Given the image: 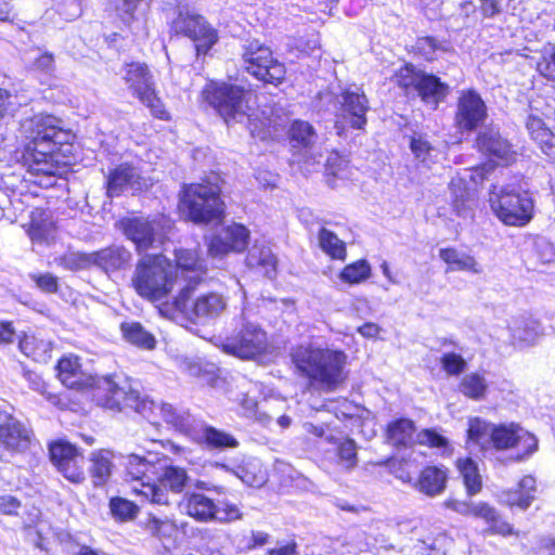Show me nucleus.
<instances>
[{
    "label": "nucleus",
    "mask_w": 555,
    "mask_h": 555,
    "mask_svg": "<svg viewBox=\"0 0 555 555\" xmlns=\"http://www.w3.org/2000/svg\"><path fill=\"white\" fill-rule=\"evenodd\" d=\"M61 124L55 116L46 114L35 115L21 124L23 163L29 173L50 178L65 172L68 162L60 159L59 154L64 135Z\"/></svg>",
    "instance_id": "nucleus-1"
},
{
    "label": "nucleus",
    "mask_w": 555,
    "mask_h": 555,
    "mask_svg": "<svg viewBox=\"0 0 555 555\" xmlns=\"http://www.w3.org/2000/svg\"><path fill=\"white\" fill-rule=\"evenodd\" d=\"M203 96L218 111L225 122H243L246 119L251 135L260 140L275 134L286 126V122L272 109H270V115L262 111V116L259 117L250 106V103L254 102V94L243 87L211 81L203 90Z\"/></svg>",
    "instance_id": "nucleus-2"
},
{
    "label": "nucleus",
    "mask_w": 555,
    "mask_h": 555,
    "mask_svg": "<svg viewBox=\"0 0 555 555\" xmlns=\"http://www.w3.org/2000/svg\"><path fill=\"white\" fill-rule=\"evenodd\" d=\"M292 359L298 371L323 389L334 390L346 379V356L341 351L299 346L292 353Z\"/></svg>",
    "instance_id": "nucleus-3"
},
{
    "label": "nucleus",
    "mask_w": 555,
    "mask_h": 555,
    "mask_svg": "<svg viewBox=\"0 0 555 555\" xmlns=\"http://www.w3.org/2000/svg\"><path fill=\"white\" fill-rule=\"evenodd\" d=\"M181 209L194 222H208L218 219L223 211L219 177L215 176L206 183L186 185L181 198Z\"/></svg>",
    "instance_id": "nucleus-4"
},
{
    "label": "nucleus",
    "mask_w": 555,
    "mask_h": 555,
    "mask_svg": "<svg viewBox=\"0 0 555 555\" xmlns=\"http://www.w3.org/2000/svg\"><path fill=\"white\" fill-rule=\"evenodd\" d=\"M242 57L247 73L258 80L275 86L284 80L285 65L274 59L271 49L259 40L248 41Z\"/></svg>",
    "instance_id": "nucleus-5"
},
{
    "label": "nucleus",
    "mask_w": 555,
    "mask_h": 555,
    "mask_svg": "<svg viewBox=\"0 0 555 555\" xmlns=\"http://www.w3.org/2000/svg\"><path fill=\"white\" fill-rule=\"evenodd\" d=\"M495 216L506 225L524 227L533 217V201L527 193L501 190L490 197Z\"/></svg>",
    "instance_id": "nucleus-6"
},
{
    "label": "nucleus",
    "mask_w": 555,
    "mask_h": 555,
    "mask_svg": "<svg viewBox=\"0 0 555 555\" xmlns=\"http://www.w3.org/2000/svg\"><path fill=\"white\" fill-rule=\"evenodd\" d=\"M186 470L178 466H166L156 482H142L133 492L142 495L152 504L170 505L176 495L181 493L188 483Z\"/></svg>",
    "instance_id": "nucleus-7"
},
{
    "label": "nucleus",
    "mask_w": 555,
    "mask_h": 555,
    "mask_svg": "<svg viewBox=\"0 0 555 555\" xmlns=\"http://www.w3.org/2000/svg\"><path fill=\"white\" fill-rule=\"evenodd\" d=\"M126 85L151 113L159 119H169V114L165 109L160 99L156 95L153 77L143 63L127 64L122 76Z\"/></svg>",
    "instance_id": "nucleus-8"
},
{
    "label": "nucleus",
    "mask_w": 555,
    "mask_h": 555,
    "mask_svg": "<svg viewBox=\"0 0 555 555\" xmlns=\"http://www.w3.org/2000/svg\"><path fill=\"white\" fill-rule=\"evenodd\" d=\"M131 254L121 246H111L94 253L69 251L61 263L68 270H86L99 267L105 273L119 269L129 262Z\"/></svg>",
    "instance_id": "nucleus-9"
},
{
    "label": "nucleus",
    "mask_w": 555,
    "mask_h": 555,
    "mask_svg": "<svg viewBox=\"0 0 555 555\" xmlns=\"http://www.w3.org/2000/svg\"><path fill=\"white\" fill-rule=\"evenodd\" d=\"M223 352L243 360H254L267 352V333L257 324L245 323L241 331L216 344Z\"/></svg>",
    "instance_id": "nucleus-10"
},
{
    "label": "nucleus",
    "mask_w": 555,
    "mask_h": 555,
    "mask_svg": "<svg viewBox=\"0 0 555 555\" xmlns=\"http://www.w3.org/2000/svg\"><path fill=\"white\" fill-rule=\"evenodd\" d=\"M339 108L337 112L336 128L338 134L346 127L362 129L366 125V113L369 111V101L361 88L350 86L345 89L338 100Z\"/></svg>",
    "instance_id": "nucleus-11"
},
{
    "label": "nucleus",
    "mask_w": 555,
    "mask_h": 555,
    "mask_svg": "<svg viewBox=\"0 0 555 555\" xmlns=\"http://www.w3.org/2000/svg\"><path fill=\"white\" fill-rule=\"evenodd\" d=\"M152 0H111L117 21L137 38L149 35V14Z\"/></svg>",
    "instance_id": "nucleus-12"
},
{
    "label": "nucleus",
    "mask_w": 555,
    "mask_h": 555,
    "mask_svg": "<svg viewBox=\"0 0 555 555\" xmlns=\"http://www.w3.org/2000/svg\"><path fill=\"white\" fill-rule=\"evenodd\" d=\"M130 409L140 413L151 423H156L159 415L166 423L182 433H189L193 427L194 420L189 412L177 411V409L168 403H157L154 400L141 398L138 392L135 403Z\"/></svg>",
    "instance_id": "nucleus-13"
},
{
    "label": "nucleus",
    "mask_w": 555,
    "mask_h": 555,
    "mask_svg": "<svg viewBox=\"0 0 555 555\" xmlns=\"http://www.w3.org/2000/svg\"><path fill=\"white\" fill-rule=\"evenodd\" d=\"M488 112L485 101L475 90L460 92L454 124L461 131H474L487 119Z\"/></svg>",
    "instance_id": "nucleus-14"
},
{
    "label": "nucleus",
    "mask_w": 555,
    "mask_h": 555,
    "mask_svg": "<svg viewBox=\"0 0 555 555\" xmlns=\"http://www.w3.org/2000/svg\"><path fill=\"white\" fill-rule=\"evenodd\" d=\"M50 456L57 470L73 483L86 479L85 456L77 448L65 441H55L50 446Z\"/></svg>",
    "instance_id": "nucleus-15"
},
{
    "label": "nucleus",
    "mask_w": 555,
    "mask_h": 555,
    "mask_svg": "<svg viewBox=\"0 0 555 555\" xmlns=\"http://www.w3.org/2000/svg\"><path fill=\"white\" fill-rule=\"evenodd\" d=\"M163 222L167 221L164 218L149 220L135 217L124 219L120 224L125 235L133 242L138 253H141L162 241L163 234L159 230L163 228Z\"/></svg>",
    "instance_id": "nucleus-16"
},
{
    "label": "nucleus",
    "mask_w": 555,
    "mask_h": 555,
    "mask_svg": "<svg viewBox=\"0 0 555 555\" xmlns=\"http://www.w3.org/2000/svg\"><path fill=\"white\" fill-rule=\"evenodd\" d=\"M248 238V229L242 224L233 223L222 227L212 235L208 244V250L212 256L241 253L247 246Z\"/></svg>",
    "instance_id": "nucleus-17"
},
{
    "label": "nucleus",
    "mask_w": 555,
    "mask_h": 555,
    "mask_svg": "<svg viewBox=\"0 0 555 555\" xmlns=\"http://www.w3.org/2000/svg\"><path fill=\"white\" fill-rule=\"evenodd\" d=\"M150 185L149 179L142 177L138 168L121 164L114 168L107 176V194L111 197L119 196L126 190L142 191Z\"/></svg>",
    "instance_id": "nucleus-18"
},
{
    "label": "nucleus",
    "mask_w": 555,
    "mask_h": 555,
    "mask_svg": "<svg viewBox=\"0 0 555 555\" xmlns=\"http://www.w3.org/2000/svg\"><path fill=\"white\" fill-rule=\"evenodd\" d=\"M31 431L10 412L0 410V442L10 450L25 451L31 443Z\"/></svg>",
    "instance_id": "nucleus-19"
},
{
    "label": "nucleus",
    "mask_w": 555,
    "mask_h": 555,
    "mask_svg": "<svg viewBox=\"0 0 555 555\" xmlns=\"http://www.w3.org/2000/svg\"><path fill=\"white\" fill-rule=\"evenodd\" d=\"M491 443L496 449H508L521 446L525 449L526 455L533 453L538 448L537 438L514 424L509 426H495L492 433Z\"/></svg>",
    "instance_id": "nucleus-20"
},
{
    "label": "nucleus",
    "mask_w": 555,
    "mask_h": 555,
    "mask_svg": "<svg viewBox=\"0 0 555 555\" xmlns=\"http://www.w3.org/2000/svg\"><path fill=\"white\" fill-rule=\"evenodd\" d=\"M477 147L481 153L489 155L492 162L498 164L507 165L516 158V153L511 144L492 129L478 134Z\"/></svg>",
    "instance_id": "nucleus-21"
},
{
    "label": "nucleus",
    "mask_w": 555,
    "mask_h": 555,
    "mask_svg": "<svg viewBox=\"0 0 555 555\" xmlns=\"http://www.w3.org/2000/svg\"><path fill=\"white\" fill-rule=\"evenodd\" d=\"M98 388L102 389L105 395L100 398L101 404L111 410H122L130 408L135 403L137 391H127L119 387L111 377H103L98 382Z\"/></svg>",
    "instance_id": "nucleus-22"
},
{
    "label": "nucleus",
    "mask_w": 555,
    "mask_h": 555,
    "mask_svg": "<svg viewBox=\"0 0 555 555\" xmlns=\"http://www.w3.org/2000/svg\"><path fill=\"white\" fill-rule=\"evenodd\" d=\"M57 376L68 388H83L93 385V378L82 370L79 358L74 354L63 357L57 363Z\"/></svg>",
    "instance_id": "nucleus-23"
},
{
    "label": "nucleus",
    "mask_w": 555,
    "mask_h": 555,
    "mask_svg": "<svg viewBox=\"0 0 555 555\" xmlns=\"http://www.w3.org/2000/svg\"><path fill=\"white\" fill-rule=\"evenodd\" d=\"M246 266L256 274L270 276L276 273V257L268 245L255 242L248 250Z\"/></svg>",
    "instance_id": "nucleus-24"
},
{
    "label": "nucleus",
    "mask_w": 555,
    "mask_h": 555,
    "mask_svg": "<svg viewBox=\"0 0 555 555\" xmlns=\"http://www.w3.org/2000/svg\"><path fill=\"white\" fill-rule=\"evenodd\" d=\"M537 485L531 476H525L518 482L516 490L503 491L500 494V501L508 506H517L527 509L535 499Z\"/></svg>",
    "instance_id": "nucleus-25"
},
{
    "label": "nucleus",
    "mask_w": 555,
    "mask_h": 555,
    "mask_svg": "<svg viewBox=\"0 0 555 555\" xmlns=\"http://www.w3.org/2000/svg\"><path fill=\"white\" fill-rule=\"evenodd\" d=\"M177 280H132L137 293L151 300H167L173 292Z\"/></svg>",
    "instance_id": "nucleus-26"
},
{
    "label": "nucleus",
    "mask_w": 555,
    "mask_h": 555,
    "mask_svg": "<svg viewBox=\"0 0 555 555\" xmlns=\"http://www.w3.org/2000/svg\"><path fill=\"white\" fill-rule=\"evenodd\" d=\"M447 480L448 475L443 468L427 466L420 473L415 487L428 496H436L444 491Z\"/></svg>",
    "instance_id": "nucleus-27"
},
{
    "label": "nucleus",
    "mask_w": 555,
    "mask_h": 555,
    "mask_svg": "<svg viewBox=\"0 0 555 555\" xmlns=\"http://www.w3.org/2000/svg\"><path fill=\"white\" fill-rule=\"evenodd\" d=\"M416 91L425 104L437 108L438 104L447 98L449 86L435 75L425 73Z\"/></svg>",
    "instance_id": "nucleus-28"
},
{
    "label": "nucleus",
    "mask_w": 555,
    "mask_h": 555,
    "mask_svg": "<svg viewBox=\"0 0 555 555\" xmlns=\"http://www.w3.org/2000/svg\"><path fill=\"white\" fill-rule=\"evenodd\" d=\"M227 307L225 299L216 293L201 296L193 305V314L197 322L218 318Z\"/></svg>",
    "instance_id": "nucleus-29"
},
{
    "label": "nucleus",
    "mask_w": 555,
    "mask_h": 555,
    "mask_svg": "<svg viewBox=\"0 0 555 555\" xmlns=\"http://www.w3.org/2000/svg\"><path fill=\"white\" fill-rule=\"evenodd\" d=\"M186 514L198 521H211L217 516V505L208 496L202 493L185 495Z\"/></svg>",
    "instance_id": "nucleus-30"
},
{
    "label": "nucleus",
    "mask_w": 555,
    "mask_h": 555,
    "mask_svg": "<svg viewBox=\"0 0 555 555\" xmlns=\"http://www.w3.org/2000/svg\"><path fill=\"white\" fill-rule=\"evenodd\" d=\"M171 263L163 255H145L137 266L135 278H171Z\"/></svg>",
    "instance_id": "nucleus-31"
},
{
    "label": "nucleus",
    "mask_w": 555,
    "mask_h": 555,
    "mask_svg": "<svg viewBox=\"0 0 555 555\" xmlns=\"http://www.w3.org/2000/svg\"><path fill=\"white\" fill-rule=\"evenodd\" d=\"M114 454L107 449L94 451L90 455V474L95 486H103L107 482L114 467Z\"/></svg>",
    "instance_id": "nucleus-32"
},
{
    "label": "nucleus",
    "mask_w": 555,
    "mask_h": 555,
    "mask_svg": "<svg viewBox=\"0 0 555 555\" xmlns=\"http://www.w3.org/2000/svg\"><path fill=\"white\" fill-rule=\"evenodd\" d=\"M470 175L465 172L463 176L452 178L449 188L453 196V205L460 216H467L472 209L473 198L472 190L467 182Z\"/></svg>",
    "instance_id": "nucleus-33"
},
{
    "label": "nucleus",
    "mask_w": 555,
    "mask_h": 555,
    "mask_svg": "<svg viewBox=\"0 0 555 555\" xmlns=\"http://www.w3.org/2000/svg\"><path fill=\"white\" fill-rule=\"evenodd\" d=\"M440 258L448 264L451 271H463L467 273H480V266L476 260L466 253L455 248L440 249Z\"/></svg>",
    "instance_id": "nucleus-34"
},
{
    "label": "nucleus",
    "mask_w": 555,
    "mask_h": 555,
    "mask_svg": "<svg viewBox=\"0 0 555 555\" xmlns=\"http://www.w3.org/2000/svg\"><path fill=\"white\" fill-rule=\"evenodd\" d=\"M52 341L37 335H25L20 340V349L37 362H47L51 357Z\"/></svg>",
    "instance_id": "nucleus-35"
},
{
    "label": "nucleus",
    "mask_w": 555,
    "mask_h": 555,
    "mask_svg": "<svg viewBox=\"0 0 555 555\" xmlns=\"http://www.w3.org/2000/svg\"><path fill=\"white\" fill-rule=\"evenodd\" d=\"M415 425L409 418H399L388 424L387 440L396 447H408L414 441Z\"/></svg>",
    "instance_id": "nucleus-36"
},
{
    "label": "nucleus",
    "mask_w": 555,
    "mask_h": 555,
    "mask_svg": "<svg viewBox=\"0 0 555 555\" xmlns=\"http://www.w3.org/2000/svg\"><path fill=\"white\" fill-rule=\"evenodd\" d=\"M410 149L414 157L426 167H430L440 156V151L423 133L413 134L410 140Z\"/></svg>",
    "instance_id": "nucleus-37"
},
{
    "label": "nucleus",
    "mask_w": 555,
    "mask_h": 555,
    "mask_svg": "<svg viewBox=\"0 0 555 555\" xmlns=\"http://www.w3.org/2000/svg\"><path fill=\"white\" fill-rule=\"evenodd\" d=\"M196 29H194V36H189L195 43L196 52L207 53L210 48L217 42L218 34L207 21L202 16L199 21H190Z\"/></svg>",
    "instance_id": "nucleus-38"
},
{
    "label": "nucleus",
    "mask_w": 555,
    "mask_h": 555,
    "mask_svg": "<svg viewBox=\"0 0 555 555\" xmlns=\"http://www.w3.org/2000/svg\"><path fill=\"white\" fill-rule=\"evenodd\" d=\"M318 245L333 259H345L346 244L331 230L321 228L318 232Z\"/></svg>",
    "instance_id": "nucleus-39"
},
{
    "label": "nucleus",
    "mask_w": 555,
    "mask_h": 555,
    "mask_svg": "<svg viewBox=\"0 0 555 555\" xmlns=\"http://www.w3.org/2000/svg\"><path fill=\"white\" fill-rule=\"evenodd\" d=\"M459 390L469 399L481 400L487 395L488 383L482 374L469 373L461 379Z\"/></svg>",
    "instance_id": "nucleus-40"
},
{
    "label": "nucleus",
    "mask_w": 555,
    "mask_h": 555,
    "mask_svg": "<svg viewBox=\"0 0 555 555\" xmlns=\"http://www.w3.org/2000/svg\"><path fill=\"white\" fill-rule=\"evenodd\" d=\"M121 332L126 340L132 345L147 350L155 348V337L145 331L140 323H122Z\"/></svg>",
    "instance_id": "nucleus-41"
},
{
    "label": "nucleus",
    "mask_w": 555,
    "mask_h": 555,
    "mask_svg": "<svg viewBox=\"0 0 555 555\" xmlns=\"http://www.w3.org/2000/svg\"><path fill=\"white\" fill-rule=\"evenodd\" d=\"M451 46L446 40H438L434 37L418 38L414 46V51L426 61L437 60L442 53L449 52Z\"/></svg>",
    "instance_id": "nucleus-42"
},
{
    "label": "nucleus",
    "mask_w": 555,
    "mask_h": 555,
    "mask_svg": "<svg viewBox=\"0 0 555 555\" xmlns=\"http://www.w3.org/2000/svg\"><path fill=\"white\" fill-rule=\"evenodd\" d=\"M457 468L463 477L467 494L472 496L480 492L482 483L476 463L468 457L459 459Z\"/></svg>",
    "instance_id": "nucleus-43"
},
{
    "label": "nucleus",
    "mask_w": 555,
    "mask_h": 555,
    "mask_svg": "<svg viewBox=\"0 0 555 555\" xmlns=\"http://www.w3.org/2000/svg\"><path fill=\"white\" fill-rule=\"evenodd\" d=\"M240 405L244 416L253 418L263 426H269L276 416V413L267 406V404L259 409L257 401L247 396L242 398Z\"/></svg>",
    "instance_id": "nucleus-44"
},
{
    "label": "nucleus",
    "mask_w": 555,
    "mask_h": 555,
    "mask_svg": "<svg viewBox=\"0 0 555 555\" xmlns=\"http://www.w3.org/2000/svg\"><path fill=\"white\" fill-rule=\"evenodd\" d=\"M56 228L49 216L40 220L34 215L30 225V237L34 242H46L50 244L55 237Z\"/></svg>",
    "instance_id": "nucleus-45"
},
{
    "label": "nucleus",
    "mask_w": 555,
    "mask_h": 555,
    "mask_svg": "<svg viewBox=\"0 0 555 555\" xmlns=\"http://www.w3.org/2000/svg\"><path fill=\"white\" fill-rule=\"evenodd\" d=\"M495 426L489 424L480 418H473L469 421V427L467 430L468 439L481 448H487L491 444L492 433Z\"/></svg>",
    "instance_id": "nucleus-46"
},
{
    "label": "nucleus",
    "mask_w": 555,
    "mask_h": 555,
    "mask_svg": "<svg viewBox=\"0 0 555 555\" xmlns=\"http://www.w3.org/2000/svg\"><path fill=\"white\" fill-rule=\"evenodd\" d=\"M151 464L145 461L142 457H139L138 455H129L127 457L126 463V473L127 476L130 478L131 481L135 482L132 487L140 488L141 483L144 482L143 478L146 476V473L150 470Z\"/></svg>",
    "instance_id": "nucleus-47"
},
{
    "label": "nucleus",
    "mask_w": 555,
    "mask_h": 555,
    "mask_svg": "<svg viewBox=\"0 0 555 555\" xmlns=\"http://www.w3.org/2000/svg\"><path fill=\"white\" fill-rule=\"evenodd\" d=\"M203 437L206 443L211 448L224 449L236 448L238 446V441L232 435L214 427H206Z\"/></svg>",
    "instance_id": "nucleus-48"
},
{
    "label": "nucleus",
    "mask_w": 555,
    "mask_h": 555,
    "mask_svg": "<svg viewBox=\"0 0 555 555\" xmlns=\"http://www.w3.org/2000/svg\"><path fill=\"white\" fill-rule=\"evenodd\" d=\"M424 74V72L416 70L413 65L409 64L396 73L395 82L405 90L410 88L417 90Z\"/></svg>",
    "instance_id": "nucleus-49"
},
{
    "label": "nucleus",
    "mask_w": 555,
    "mask_h": 555,
    "mask_svg": "<svg viewBox=\"0 0 555 555\" xmlns=\"http://www.w3.org/2000/svg\"><path fill=\"white\" fill-rule=\"evenodd\" d=\"M291 138L298 144L308 147L314 143L315 133L310 124L296 120L291 127Z\"/></svg>",
    "instance_id": "nucleus-50"
},
{
    "label": "nucleus",
    "mask_w": 555,
    "mask_h": 555,
    "mask_svg": "<svg viewBox=\"0 0 555 555\" xmlns=\"http://www.w3.org/2000/svg\"><path fill=\"white\" fill-rule=\"evenodd\" d=\"M441 367L448 375H459L466 370L467 363L461 354L444 353L440 359Z\"/></svg>",
    "instance_id": "nucleus-51"
},
{
    "label": "nucleus",
    "mask_w": 555,
    "mask_h": 555,
    "mask_svg": "<svg viewBox=\"0 0 555 555\" xmlns=\"http://www.w3.org/2000/svg\"><path fill=\"white\" fill-rule=\"evenodd\" d=\"M111 509L113 515L121 520H130L134 518L138 513L137 505L121 498L112 499Z\"/></svg>",
    "instance_id": "nucleus-52"
},
{
    "label": "nucleus",
    "mask_w": 555,
    "mask_h": 555,
    "mask_svg": "<svg viewBox=\"0 0 555 555\" xmlns=\"http://www.w3.org/2000/svg\"><path fill=\"white\" fill-rule=\"evenodd\" d=\"M144 528L150 534L160 539L170 534L173 525L168 518L160 519L151 515L145 521Z\"/></svg>",
    "instance_id": "nucleus-53"
},
{
    "label": "nucleus",
    "mask_w": 555,
    "mask_h": 555,
    "mask_svg": "<svg viewBox=\"0 0 555 555\" xmlns=\"http://www.w3.org/2000/svg\"><path fill=\"white\" fill-rule=\"evenodd\" d=\"M537 70L546 79L555 81V48L545 49L537 63Z\"/></svg>",
    "instance_id": "nucleus-54"
},
{
    "label": "nucleus",
    "mask_w": 555,
    "mask_h": 555,
    "mask_svg": "<svg viewBox=\"0 0 555 555\" xmlns=\"http://www.w3.org/2000/svg\"><path fill=\"white\" fill-rule=\"evenodd\" d=\"M201 15L189 14L180 12L177 18L172 22V29L177 34H183L184 36H194V25L190 22H195L201 20Z\"/></svg>",
    "instance_id": "nucleus-55"
},
{
    "label": "nucleus",
    "mask_w": 555,
    "mask_h": 555,
    "mask_svg": "<svg viewBox=\"0 0 555 555\" xmlns=\"http://www.w3.org/2000/svg\"><path fill=\"white\" fill-rule=\"evenodd\" d=\"M176 266L184 271H197L202 268L196 251L189 249L176 253Z\"/></svg>",
    "instance_id": "nucleus-56"
},
{
    "label": "nucleus",
    "mask_w": 555,
    "mask_h": 555,
    "mask_svg": "<svg viewBox=\"0 0 555 555\" xmlns=\"http://www.w3.org/2000/svg\"><path fill=\"white\" fill-rule=\"evenodd\" d=\"M415 442L430 448L442 449L448 446V440L443 436L431 429H424L416 435Z\"/></svg>",
    "instance_id": "nucleus-57"
},
{
    "label": "nucleus",
    "mask_w": 555,
    "mask_h": 555,
    "mask_svg": "<svg viewBox=\"0 0 555 555\" xmlns=\"http://www.w3.org/2000/svg\"><path fill=\"white\" fill-rule=\"evenodd\" d=\"M326 172L339 179H345L348 176V162L333 153L326 160Z\"/></svg>",
    "instance_id": "nucleus-58"
},
{
    "label": "nucleus",
    "mask_w": 555,
    "mask_h": 555,
    "mask_svg": "<svg viewBox=\"0 0 555 555\" xmlns=\"http://www.w3.org/2000/svg\"><path fill=\"white\" fill-rule=\"evenodd\" d=\"M338 454L340 459V463L347 468L350 469L357 464V449L356 443L352 440H345L340 443L338 449Z\"/></svg>",
    "instance_id": "nucleus-59"
},
{
    "label": "nucleus",
    "mask_w": 555,
    "mask_h": 555,
    "mask_svg": "<svg viewBox=\"0 0 555 555\" xmlns=\"http://www.w3.org/2000/svg\"><path fill=\"white\" fill-rule=\"evenodd\" d=\"M242 518L240 508L232 503H222L220 506L217 505V516L214 520L220 522H231Z\"/></svg>",
    "instance_id": "nucleus-60"
},
{
    "label": "nucleus",
    "mask_w": 555,
    "mask_h": 555,
    "mask_svg": "<svg viewBox=\"0 0 555 555\" xmlns=\"http://www.w3.org/2000/svg\"><path fill=\"white\" fill-rule=\"evenodd\" d=\"M371 274V267L366 260H359L352 264L347 266L340 273L339 278H369Z\"/></svg>",
    "instance_id": "nucleus-61"
},
{
    "label": "nucleus",
    "mask_w": 555,
    "mask_h": 555,
    "mask_svg": "<svg viewBox=\"0 0 555 555\" xmlns=\"http://www.w3.org/2000/svg\"><path fill=\"white\" fill-rule=\"evenodd\" d=\"M22 507L21 501L12 494L0 495V513L8 516L18 515Z\"/></svg>",
    "instance_id": "nucleus-62"
},
{
    "label": "nucleus",
    "mask_w": 555,
    "mask_h": 555,
    "mask_svg": "<svg viewBox=\"0 0 555 555\" xmlns=\"http://www.w3.org/2000/svg\"><path fill=\"white\" fill-rule=\"evenodd\" d=\"M498 512L485 502L474 503L470 516L481 518L488 526L495 519Z\"/></svg>",
    "instance_id": "nucleus-63"
},
{
    "label": "nucleus",
    "mask_w": 555,
    "mask_h": 555,
    "mask_svg": "<svg viewBox=\"0 0 555 555\" xmlns=\"http://www.w3.org/2000/svg\"><path fill=\"white\" fill-rule=\"evenodd\" d=\"M443 506L463 516H470L474 502L449 498L443 502Z\"/></svg>",
    "instance_id": "nucleus-64"
}]
</instances>
